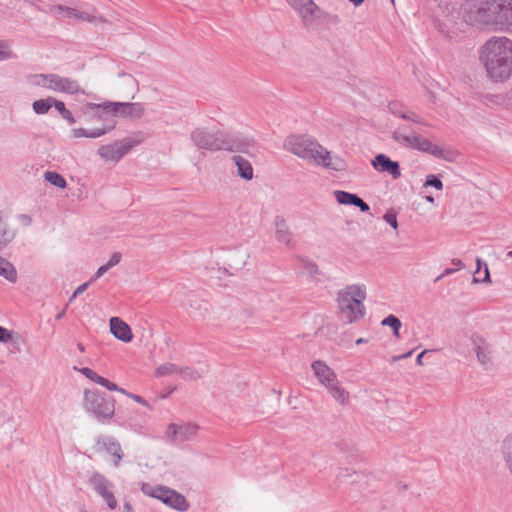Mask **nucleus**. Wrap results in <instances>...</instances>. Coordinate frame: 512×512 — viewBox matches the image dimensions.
Listing matches in <instances>:
<instances>
[{"label": "nucleus", "mask_w": 512, "mask_h": 512, "mask_svg": "<svg viewBox=\"0 0 512 512\" xmlns=\"http://www.w3.org/2000/svg\"><path fill=\"white\" fill-rule=\"evenodd\" d=\"M190 139L194 146L207 151H229L249 153L256 146L253 138L240 133H226L221 130L209 131L206 128H195Z\"/></svg>", "instance_id": "1"}, {"label": "nucleus", "mask_w": 512, "mask_h": 512, "mask_svg": "<svg viewBox=\"0 0 512 512\" xmlns=\"http://www.w3.org/2000/svg\"><path fill=\"white\" fill-rule=\"evenodd\" d=\"M487 51L485 68L495 81H504L512 74V41L506 37H494L484 45Z\"/></svg>", "instance_id": "2"}, {"label": "nucleus", "mask_w": 512, "mask_h": 512, "mask_svg": "<svg viewBox=\"0 0 512 512\" xmlns=\"http://www.w3.org/2000/svg\"><path fill=\"white\" fill-rule=\"evenodd\" d=\"M284 148L308 163L328 169H335L331 163V153L316 139L307 135H290L284 141Z\"/></svg>", "instance_id": "3"}, {"label": "nucleus", "mask_w": 512, "mask_h": 512, "mask_svg": "<svg viewBox=\"0 0 512 512\" xmlns=\"http://www.w3.org/2000/svg\"><path fill=\"white\" fill-rule=\"evenodd\" d=\"M365 298V290L358 285L347 286L338 292L339 317L345 324L357 322L365 316Z\"/></svg>", "instance_id": "4"}, {"label": "nucleus", "mask_w": 512, "mask_h": 512, "mask_svg": "<svg viewBox=\"0 0 512 512\" xmlns=\"http://www.w3.org/2000/svg\"><path fill=\"white\" fill-rule=\"evenodd\" d=\"M84 408L87 412L93 414L99 422L104 424L115 413V400L113 397L97 390L85 391Z\"/></svg>", "instance_id": "5"}, {"label": "nucleus", "mask_w": 512, "mask_h": 512, "mask_svg": "<svg viewBox=\"0 0 512 512\" xmlns=\"http://www.w3.org/2000/svg\"><path fill=\"white\" fill-rule=\"evenodd\" d=\"M30 83L34 86L49 89L54 92L70 95L78 93L85 94V91L76 80L55 73L33 75L30 79Z\"/></svg>", "instance_id": "6"}, {"label": "nucleus", "mask_w": 512, "mask_h": 512, "mask_svg": "<svg viewBox=\"0 0 512 512\" xmlns=\"http://www.w3.org/2000/svg\"><path fill=\"white\" fill-rule=\"evenodd\" d=\"M392 138L404 147L432 154L436 157L443 155V150L428 139L416 135L409 127L399 126L392 134Z\"/></svg>", "instance_id": "7"}, {"label": "nucleus", "mask_w": 512, "mask_h": 512, "mask_svg": "<svg viewBox=\"0 0 512 512\" xmlns=\"http://www.w3.org/2000/svg\"><path fill=\"white\" fill-rule=\"evenodd\" d=\"M141 491L143 494L158 499L168 507L180 512H185L190 507L189 502L182 494L167 486H152L149 483H143L141 485Z\"/></svg>", "instance_id": "8"}, {"label": "nucleus", "mask_w": 512, "mask_h": 512, "mask_svg": "<svg viewBox=\"0 0 512 512\" xmlns=\"http://www.w3.org/2000/svg\"><path fill=\"white\" fill-rule=\"evenodd\" d=\"M510 0H482V25L504 28Z\"/></svg>", "instance_id": "9"}, {"label": "nucleus", "mask_w": 512, "mask_h": 512, "mask_svg": "<svg viewBox=\"0 0 512 512\" xmlns=\"http://www.w3.org/2000/svg\"><path fill=\"white\" fill-rule=\"evenodd\" d=\"M88 109H102L113 116L140 118L144 114V106L133 102H104L101 104L87 103Z\"/></svg>", "instance_id": "10"}, {"label": "nucleus", "mask_w": 512, "mask_h": 512, "mask_svg": "<svg viewBox=\"0 0 512 512\" xmlns=\"http://www.w3.org/2000/svg\"><path fill=\"white\" fill-rule=\"evenodd\" d=\"M303 24L307 28H312L316 24L321 23H329V24H338L340 23V18L336 14H331L323 11L316 3L313 1L309 5H305L299 12H297Z\"/></svg>", "instance_id": "11"}, {"label": "nucleus", "mask_w": 512, "mask_h": 512, "mask_svg": "<svg viewBox=\"0 0 512 512\" xmlns=\"http://www.w3.org/2000/svg\"><path fill=\"white\" fill-rule=\"evenodd\" d=\"M455 349L458 354L465 358L476 355L480 360V337L476 330L465 328L458 335L455 342Z\"/></svg>", "instance_id": "12"}, {"label": "nucleus", "mask_w": 512, "mask_h": 512, "mask_svg": "<svg viewBox=\"0 0 512 512\" xmlns=\"http://www.w3.org/2000/svg\"><path fill=\"white\" fill-rule=\"evenodd\" d=\"M88 484L105 501L110 510H115L118 507V502L112 492L114 484L104 475L94 472L88 479Z\"/></svg>", "instance_id": "13"}, {"label": "nucleus", "mask_w": 512, "mask_h": 512, "mask_svg": "<svg viewBox=\"0 0 512 512\" xmlns=\"http://www.w3.org/2000/svg\"><path fill=\"white\" fill-rule=\"evenodd\" d=\"M95 450L105 451L113 457V465L118 467L124 456L120 443L110 435H101L96 438Z\"/></svg>", "instance_id": "14"}, {"label": "nucleus", "mask_w": 512, "mask_h": 512, "mask_svg": "<svg viewBox=\"0 0 512 512\" xmlns=\"http://www.w3.org/2000/svg\"><path fill=\"white\" fill-rule=\"evenodd\" d=\"M458 17L459 11L453 5H440L439 12L436 15L439 30L446 35H450L452 29L457 24Z\"/></svg>", "instance_id": "15"}, {"label": "nucleus", "mask_w": 512, "mask_h": 512, "mask_svg": "<svg viewBox=\"0 0 512 512\" xmlns=\"http://www.w3.org/2000/svg\"><path fill=\"white\" fill-rule=\"evenodd\" d=\"M199 427L195 423L175 424L167 428V436L174 442L192 440L198 433Z\"/></svg>", "instance_id": "16"}, {"label": "nucleus", "mask_w": 512, "mask_h": 512, "mask_svg": "<svg viewBox=\"0 0 512 512\" xmlns=\"http://www.w3.org/2000/svg\"><path fill=\"white\" fill-rule=\"evenodd\" d=\"M132 148L130 142H114L110 145L101 146L98 150L99 156L107 161H119Z\"/></svg>", "instance_id": "17"}, {"label": "nucleus", "mask_w": 512, "mask_h": 512, "mask_svg": "<svg viewBox=\"0 0 512 512\" xmlns=\"http://www.w3.org/2000/svg\"><path fill=\"white\" fill-rule=\"evenodd\" d=\"M372 167L380 173H388L394 180L401 177L400 165L385 154H378L371 160Z\"/></svg>", "instance_id": "18"}, {"label": "nucleus", "mask_w": 512, "mask_h": 512, "mask_svg": "<svg viewBox=\"0 0 512 512\" xmlns=\"http://www.w3.org/2000/svg\"><path fill=\"white\" fill-rule=\"evenodd\" d=\"M311 368L319 383L324 387H327L330 384H335V381L338 380L334 370L330 368L324 361H313L311 364Z\"/></svg>", "instance_id": "19"}, {"label": "nucleus", "mask_w": 512, "mask_h": 512, "mask_svg": "<svg viewBox=\"0 0 512 512\" xmlns=\"http://www.w3.org/2000/svg\"><path fill=\"white\" fill-rule=\"evenodd\" d=\"M459 16L468 25H477L480 22V1L466 0L459 9Z\"/></svg>", "instance_id": "20"}, {"label": "nucleus", "mask_w": 512, "mask_h": 512, "mask_svg": "<svg viewBox=\"0 0 512 512\" xmlns=\"http://www.w3.org/2000/svg\"><path fill=\"white\" fill-rule=\"evenodd\" d=\"M333 195L336 201L341 205H352L358 207L361 212H368L370 207L357 194L349 193L343 190H335Z\"/></svg>", "instance_id": "21"}, {"label": "nucleus", "mask_w": 512, "mask_h": 512, "mask_svg": "<svg viewBox=\"0 0 512 512\" xmlns=\"http://www.w3.org/2000/svg\"><path fill=\"white\" fill-rule=\"evenodd\" d=\"M110 331L115 338L125 343L130 342L133 338L130 326L118 317L110 319Z\"/></svg>", "instance_id": "22"}, {"label": "nucleus", "mask_w": 512, "mask_h": 512, "mask_svg": "<svg viewBox=\"0 0 512 512\" xmlns=\"http://www.w3.org/2000/svg\"><path fill=\"white\" fill-rule=\"evenodd\" d=\"M100 17L97 10L89 5H83L81 8H74L73 18L78 22H96Z\"/></svg>", "instance_id": "23"}, {"label": "nucleus", "mask_w": 512, "mask_h": 512, "mask_svg": "<svg viewBox=\"0 0 512 512\" xmlns=\"http://www.w3.org/2000/svg\"><path fill=\"white\" fill-rule=\"evenodd\" d=\"M275 238L278 242L284 244V245H290L292 236L291 232L289 231V228L284 220V218L277 216L275 218Z\"/></svg>", "instance_id": "24"}, {"label": "nucleus", "mask_w": 512, "mask_h": 512, "mask_svg": "<svg viewBox=\"0 0 512 512\" xmlns=\"http://www.w3.org/2000/svg\"><path fill=\"white\" fill-rule=\"evenodd\" d=\"M232 161L237 167V174L244 180H251L253 178V168L251 163L242 156H233Z\"/></svg>", "instance_id": "25"}, {"label": "nucleus", "mask_w": 512, "mask_h": 512, "mask_svg": "<svg viewBox=\"0 0 512 512\" xmlns=\"http://www.w3.org/2000/svg\"><path fill=\"white\" fill-rule=\"evenodd\" d=\"M329 394L341 405H346L349 402V392L340 386L339 381H335V384H330L325 387Z\"/></svg>", "instance_id": "26"}, {"label": "nucleus", "mask_w": 512, "mask_h": 512, "mask_svg": "<svg viewBox=\"0 0 512 512\" xmlns=\"http://www.w3.org/2000/svg\"><path fill=\"white\" fill-rule=\"evenodd\" d=\"M16 237V230L12 229L9 224L0 218V250H3Z\"/></svg>", "instance_id": "27"}, {"label": "nucleus", "mask_w": 512, "mask_h": 512, "mask_svg": "<svg viewBox=\"0 0 512 512\" xmlns=\"http://www.w3.org/2000/svg\"><path fill=\"white\" fill-rule=\"evenodd\" d=\"M0 275L8 281L14 283L17 280V271L15 267L5 258L0 256Z\"/></svg>", "instance_id": "28"}, {"label": "nucleus", "mask_w": 512, "mask_h": 512, "mask_svg": "<svg viewBox=\"0 0 512 512\" xmlns=\"http://www.w3.org/2000/svg\"><path fill=\"white\" fill-rule=\"evenodd\" d=\"M43 11L51 14L52 16H54L56 18L63 17V18L72 19L74 8L63 6V5H50V6H48L47 9H45Z\"/></svg>", "instance_id": "29"}, {"label": "nucleus", "mask_w": 512, "mask_h": 512, "mask_svg": "<svg viewBox=\"0 0 512 512\" xmlns=\"http://www.w3.org/2000/svg\"><path fill=\"white\" fill-rule=\"evenodd\" d=\"M53 100H56L53 97H48L46 99L35 100L32 103V109L36 114L42 115L49 112L50 108L53 106Z\"/></svg>", "instance_id": "30"}, {"label": "nucleus", "mask_w": 512, "mask_h": 512, "mask_svg": "<svg viewBox=\"0 0 512 512\" xmlns=\"http://www.w3.org/2000/svg\"><path fill=\"white\" fill-rule=\"evenodd\" d=\"M383 326H388L393 330V334L400 338V328L402 326L401 321L393 314L388 315L386 318H384L381 322Z\"/></svg>", "instance_id": "31"}, {"label": "nucleus", "mask_w": 512, "mask_h": 512, "mask_svg": "<svg viewBox=\"0 0 512 512\" xmlns=\"http://www.w3.org/2000/svg\"><path fill=\"white\" fill-rule=\"evenodd\" d=\"M44 177L47 182L58 188H65L67 185L65 178L57 172L47 171Z\"/></svg>", "instance_id": "32"}, {"label": "nucleus", "mask_w": 512, "mask_h": 512, "mask_svg": "<svg viewBox=\"0 0 512 512\" xmlns=\"http://www.w3.org/2000/svg\"><path fill=\"white\" fill-rule=\"evenodd\" d=\"M53 106L55 107V109L59 112V114L69 122V124H74L75 123V118L73 117L72 113L70 112V110H68L66 107H65V104L64 102L60 101V100H53Z\"/></svg>", "instance_id": "33"}, {"label": "nucleus", "mask_w": 512, "mask_h": 512, "mask_svg": "<svg viewBox=\"0 0 512 512\" xmlns=\"http://www.w3.org/2000/svg\"><path fill=\"white\" fill-rule=\"evenodd\" d=\"M16 58L8 41L0 40V62Z\"/></svg>", "instance_id": "34"}, {"label": "nucleus", "mask_w": 512, "mask_h": 512, "mask_svg": "<svg viewBox=\"0 0 512 512\" xmlns=\"http://www.w3.org/2000/svg\"><path fill=\"white\" fill-rule=\"evenodd\" d=\"M178 374L185 380H197L201 378L202 373L199 371L191 368V367H180L179 366V372Z\"/></svg>", "instance_id": "35"}, {"label": "nucleus", "mask_w": 512, "mask_h": 512, "mask_svg": "<svg viewBox=\"0 0 512 512\" xmlns=\"http://www.w3.org/2000/svg\"><path fill=\"white\" fill-rule=\"evenodd\" d=\"M178 372H179V366L176 364H173V363L163 364L156 369L157 376L178 374Z\"/></svg>", "instance_id": "36"}, {"label": "nucleus", "mask_w": 512, "mask_h": 512, "mask_svg": "<svg viewBox=\"0 0 512 512\" xmlns=\"http://www.w3.org/2000/svg\"><path fill=\"white\" fill-rule=\"evenodd\" d=\"M115 127V123L113 121H110L108 125H106L104 128H95L92 130H89V138H98L106 134L107 132L111 131Z\"/></svg>", "instance_id": "37"}, {"label": "nucleus", "mask_w": 512, "mask_h": 512, "mask_svg": "<svg viewBox=\"0 0 512 512\" xmlns=\"http://www.w3.org/2000/svg\"><path fill=\"white\" fill-rule=\"evenodd\" d=\"M425 185L434 187L437 190H442V188H443V183H442L441 179L434 174L427 175L426 180H425Z\"/></svg>", "instance_id": "38"}, {"label": "nucleus", "mask_w": 512, "mask_h": 512, "mask_svg": "<svg viewBox=\"0 0 512 512\" xmlns=\"http://www.w3.org/2000/svg\"><path fill=\"white\" fill-rule=\"evenodd\" d=\"M384 221L390 225L393 229L398 228L397 214L393 210H389L383 216Z\"/></svg>", "instance_id": "39"}, {"label": "nucleus", "mask_w": 512, "mask_h": 512, "mask_svg": "<svg viewBox=\"0 0 512 512\" xmlns=\"http://www.w3.org/2000/svg\"><path fill=\"white\" fill-rule=\"evenodd\" d=\"M389 111L399 118H402V115L406 114V111L403 109L402 105L397 102H392L388 105Z\"/></svg>", "instance_id": "40"}, {"label": "nucleus", "mask_w": 512, "mask_h": 512, "mask_svg": "<svg viewBox=\"0 0 512 512\" xmlns=\"http://www.w3.org/2000/svg\"><path fill=\"white\" fill-rule=\"evenodd\" d=\"M287 2L296 12H299L306 4L309 5L313 0H287Z\"/></svg>", "instance_id": "41"}, {"label": "nucleus", "mask_w": 512, "mask_h": 512, "mask_svg": "<svg viewBox=\"0 0 512 512\" xmlns=\"http://www.w3.org/2000/svg\"><path fill=\"white\" fill-rule=\"evenodd\" d=\"M121 259H122V255H121V253H119V252H114V253L110 256L109 260L107 261V263H106L105 265H106L109 269H111V268L115 267L116 265H118V264L120 263Z\"/></svg>", "instance_id": "42"}, {"label": "nucleus", "mask_w": 512, "mask_h": 512, "mask_svg": "<svg viewBox=\"0 0 512 512\" xmlns=\"http://www.w3.org/2000/svg\"><path fill=\"white\" fill-rule=\"evenodd\" d=\"M402 119L409 120L417 124L427 125L420 116L415 114L414 112H406L405 115H402Z\"/></svg>", "instance_id": "43"}, {"label": "nucleus", "mask_w": 512, "mask_h": 512, "mask_svg": "<svg viewBox=\"0 0 512 512\" xmlns=\"http://www.w3.org/2000/svg\"><path fill=\"white\" fill-rule=\"evenodd\" d=\"M12 340V335L10 331H8L6 328L0 326V342L1 343H8Z\"/></svg>", "instance_id": "44"}, {"label": "nucleus", "mask_w": 512, "mask_h": 512, "mask_svg": "<svg viewBox=\"0 0 512 512\" xmlns=\"http://www.w3.org/2000/svg\"><path fill=\"white\" fill-rule=\"evenodd\" d=\"M99 385L105 387L106 389L108 390H116L118 389V385L115 384L114 382H111L110 380L104 378V377H101L100 380H99Z\"/></svg>", "instance_id": "45"}, {"label": "nucleus", "mask_w": 512, "mask_h": 512, "mask_svg": "<svg viewBox=\"0 0 512 512\" xmlns=\"http://www.w3.org/2000/svg\"><path fill=\"white\" fill-rule=\"evenodd\" d=\"M109 270V268L104 264L102 266H100L97 271L95 272V274L91 277V282H94L96 281L97 279H99L102 275H104L107 271Z\"/></svg>", "instance_id": "46"}, {"label": "nucleus", "mask_w": 512, "mask_h": 512, "mask_svg": "<svg viewBox=\"0 0 512 512\" xmlns=\"http://www.w3.org/2000/svg\"><path fill=\"white\" fill-rule=\"evenodd\" d=\"M72 135L74 138H81V137L89 138V130H86L84 128L73 129Z\"/></svg>", "instance_id": "47"}, {"label": "nucleus", "mask_w": 512, "mask_h": 512, "mask_svg": "<svg viewBox=\"0 0 512 512\" xmlns=\"http://www.w3.org/2000/svg\"><path fill=\"white\" fill-rule=\"evenodd\" d=\"M91 283H92L91 280H89V281L81 284L80 286H78L76 288V290L74 291V296H79L80 294L84 293Z\"/></svg>", "instance_id": "48"}, {"label": "nucleus", "mask_w": 512, "mask_h": 512, "mask_svg": "<svg viewBox=\"0 0 512 512\" xmlns=\"http://www.w3.org/2000/svg\"><path fill=\"white\" fill-rule=\"evenodd\" d=\"M80 372L86 377L88 378L89 380L92 381L93 377L96 375V372L94 370H92L91 368L89 367H84L80 370Z\"/></svg>", "instance_id": "49"}, {"label": "nucleus", "mask_w": 512, "mask_h": 512, "mask_svg": "<svg viewBox=\"0 0 512 512\" xmlns=\"http://www.w3.org/2000/svg\"><path fill=\"white\" fill-rule=\"evenodd\" d=\"M18 220L24 226H30L32 224V218L29 215H27V214H20V215H18Z\"/></svg>", "instance_id": "50"}, {"label": "nucleus", "mask_w": 512, "mask_h": 512, "mask_svg": "<svg viewBox=\"0 0 512 512\" xmlns=\"http://www.w3.org/2000/svg\"><path fill=\"white\" fill-rule=\"evenodd\" d=\"M475 264H476V270H475L472 281H473V283H479L480 279L476 276V274H478L480 272V265H481L480 257H476Z\"/></svg>", "instance_id": "51"}, {"label": "nucleus", "mask_w": 512, "mask_h": 512, "mask_svg": "<svg viewBox=\"0 0 512 512\" xmlns=\"http://www.w3.org/2000/svg\"><path fill=\"white\" fill-rule=\"evenodd\" d=\"M482 266H484V277L482 278V283H490V272L488 266L485 262L482 261Z\"/></svg>", "instance_id": "52"}, {"label": "nucleus", "mask_w": 512, "mask_h": 512, "mask_svg": "<svg viewBox=\"0 0 512 512\" xmlns=\"http://www.w3.org/2000/svg\"><path fill=\"white\" fill-rule=\"evenodd\" d=\"M510 7H509V11H508V15H507V18L508 19V22L505 23V28L507 29H511L512 30V0H510Z\"/></svg>", "instance_id": "53"}, {"label": "nucleus", "mask_w": 512, "mask_h": 512, "mask_svg": "<svg viewBox=\"0 0 512 512\" xmlns=\"http://www.w3.org/2000/svg\"><path fill=\"white\" fill-rule=\"evenodd\" d=\"M455 271H456V269H453V268H446V269H444L443 272L435 279V282H438L442 278H444V277H446L448 275H451Z\"/></svg>", "instance_id": "54"}, {"label": "nucleus", "mask_w": 512, "mask_h": 512, "mask_svg": "<svg viewBox=\"0 0 512 512\" xmlns=\"http://www.w3.org/2000/svg\"><path fill=\"white\" fill-rule=\"evenodd\" d=\"M86 109H87L88 111H92V112H93V115H94L97 119H103V115H111V113H105V112H103V110H102V109H99V110H97V109H88L87 107H86Z\"/></svg>", "instance_id": "55"}, {"label": "nucleus", "mask_w": 512, "mask_h": 512, "mask_svg": "<svg viewBox=\"0 0 512 512\" xmlns=\"http://www.w3.org/2000/svg\"><path fill=\"white\" fill-rule=\"evenodd\" d=\"M412 353H413V350L408 351L407 353H404L402 355L393 356L392 357V362H398V361H400L402 359H406V358L410 357L412 355Z\"/></svg>", "instance_id": "56"}, {"label": "nucleus", "mask_w": 512, "mask_h": 512, "mask_svg": "<svg viewBox=\"0 0 512 512\" xmlns=\"http://www.w3.org/2000/svg\"><path fill=\"white\" fill-rule=\"evenodd\" d=\"M131 398H132L134 401H136L137 403H139V404H142V405H144V406H149L148 402H147L143 397H141V396H139V395L132 394V395H131Z\"/></svg>", "instance_id": "57"}, {"label": "nucleus", "mask_w": 512, "mask_h": 512, "mask_svg": "<svg viewBox=\"0 0 512 512\" xmlns=\"http://www.w3.org/2000/svg\"><path fill=\"white\" fill-rule=\"evenodd\" d=\"M481 365L485 369L489 368L488 361L486 360V355L484 354V348L483 347H482V362H481Z\"/></svg>", "instance_id": "58"}, {"label": "nucleus", "mask_w": 512, "mask_h": 512, "mask_svg": "<svg viewBox=\"0 0 512 512\" xmlns=\"http://www.w3.org/2000/svg\"><path fill=\"white\" fill-rule=\"evenodd\" d=\"M426 353H427V350H424V351H422L420 354H418V356H417V358H416V363H417L418 365H423L422 358H423L424 354H426Z\"/></svg>", "instance_id": "59"}, {"label": "nucleus", "mask_w": 512, "mask_h": 512, "mask_svg": "<svg viewBox=\"0 0 512 512\" xmlns=\"http://www.w3.org/2000/svg\"><path fill=\"white\" fill-rule=\"evenodd\" d=\"M452 264L456 266V270L461 269L463 267V263L459 259H453Z\"/></svg>", "instance_id": "60"}, {"label": "nucleus", "mask_w": 512, "mask_h": 512, "mask_svg": "<svg viewBox=\"0 0 512 512\" xmlns=\"http://www.w3.org/2000/svg\"><path fill=\"white\" fill-rule=\"evenodd\" d=\"M123 510H124V512H134V510L129 502L124 503Z\"/></svg>", "instance_id": "61"}, {"label": "nucleus", "mask_w": 512, "mask_h": 512, "mask_svg": "<svg viewBox=\"0 0 512 512\" xmlns=\"http://www.w3.org/2000/svg\"><path fill=\"white\" fill-rule=\"evenodd\" d=\"M115 391H117V392H119L121 394H124V395H126V396H128L130 398H131V395L133 394V393H130V392L126 391L125 389L119 387V386H118V389H116Z\"/></svg>", "instance_id": "62"}, {"label": "nucleus", "mask_w": 512, "mask_h": 512, "mask_svg": "<svg viewBox=\"0 0 512 512\" xmlns=\"http://www.w3.org/2000/svg\"><path fill=\"white\" fill-rule=\"evenodd\" d=\"M351 3H353L355 6H360L364 0H350Z\"/></svg>", "instance_id": "63"}, {"label": "nucleus", "mask_w": 512, "mask_h": 512, "mask_svg": "<svg viewBox=\"0 0 512 512\" xmlns=\"http://www.w3.org/2000/svg\"><path fill=\"white\" fill-rule=\"evenodd\" d=\"M102 376H100L99 374L96 373V375L93 377L92 381L96 384L99 383V380Z\"/></svg>", "instance_id": "64"}]
</instances>
